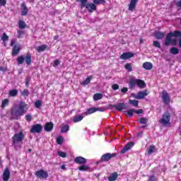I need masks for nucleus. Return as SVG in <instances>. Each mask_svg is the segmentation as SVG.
<instances>
[{
	"label": "nucleus",
	"instance_id": "obj_4",
	"mask_svg": "<svg viewBox=\"0 0 181 181\" xmlns=\"http://www.w3.org/2000/svg\"><path fill=\"white\" fill-rule=\"evenodd\" d=\"M76 2L81 3V8H86L89 13H93L97 11V6L94 3H87L88 0H76Z\"/></svg>",
	"mask_w": 181,
	"mask_h": 181
},
{
	"label": "nucleus",
	"instance_id": "obj_52",
	"mask_svg": "<svg viewBox=\"0 0 181 181\" xmlns=\"http://www.w3.org/2000/svg\"><path fill=\"white\" fill-rule=\"evenodd\" d=\"M25 119L28 121V122H30L32 121V115H27L25 116Z\"/></svg>",
	"mask_w": 181,
	"mask_h": 181
},
{
	"label": "nucleus",
	"instance_id": "obj_26",
	"mask_svg": "<svg viewBox=\"0 0 181 181\" xmlns=\"http://www.w3.org/2000/svg\"><path fill=\"white\" fill-rule=\"evenodd\" d=\"M156 151V147L155 146H150L149 148L147 149V155L149 156L150 155H152L153 152Z\"/></svg>",
	"mask_w": 181,
	"mask_h": 181
},
{
	"label": "nucleus",
	"instance_id": "obj_8",
	"mask_svg": "<svg viewBox=\"0 0 181 181\" xmlns=\"http://www.w3.org/2000/svg\"><path fill=\"white\" fill-rule=\"evenodd\" d=\"M35 175L38 177V179H47V177H49V173H47V171L42 169L37 170Z\"/></svg>",
	"mask_w": 181,
	"mask_h": 181
},
{
	"label": "nucleus",
	"instance_id": "obj_29",
	"mask_svg": "<svg viewBox=\"0 0 181 181\" xmlns=\"http://www.w3.org/2000/svg\"><path fill=\"white\" fill-rule=\"evenodd\" d=\"M69 129H70V127L69 125L66 124L61 128V133L66 134V132H69Z\"/></svg>",
	"mask_w": 181,
	"mask_h": 181
},
{
	"label": "nucleus",
	"instance_id": "obj_27",
	"mask_svg": "<svg viewBox=\"0 0 181 181\" xmlns=\"http://www.w3.org/2000/svg\"><path fill=\"white\" fill-rule=\"evenodd\" d=\"M94 112H97V107H90L87 109L86 114V115H90V114H94Z\"/></svg>",
	"mask_w": 181,
	"mask_h": 181
},
{
	"label": "nucleus",
	"instance_id": "obj_2",
	"mask_svg": "<svg viewBox=\"0 0 181 181\" xmlns=\"http://www.w3.org/2000/svg\"><path fill=\"white\" fill-rule=\"evenodd\" d=\"M181 37V31L175 30L173 33H168L167 34L164 45L168 47L170 45L176 46L177 45V40L172 39V37Z\"/></svg>",
	"mask_w": 181,
	"mask_h": 181
},
{
	"label": "nucleus",
	"instance_id": "obj_10",
	"mask_svg": "<svg viewBox=\"0 0 181 181\" xmlns=\"http://www.w3.org/2000/svg\"><path fill=\"white\" fill-rule=\"evenodd\" d=\"M43 129V126L40 124H35L32 126L30 132L31 134H40Z\"/></svg>",
	"mask_w": 181,
	"mask_h": 181
},
{
	"label": "nucleus",
	"instance_id": "obj_15",
	"mask_svg": "<svg viewBox=\"0 0 181 181\" xmlns=\"http://www.w3.org/2000/svg\"><path fill=\"white\" fill-rule=\"evenodd\" d=\"M146 95H148V90H144L143 91L138 92L137 95L135 96V98L136 100H142V99L145 98V97H146Z\"/></svg>",
	"mask_w": 181,
	"mask_h": 181
},
{
	"label": "nucleus",
	"instance_id": "obj_1",
	"mask_svg": "<svg viewBox=\"0 0 181 181\" xmlns=\"http://www.w3.org/2000/svg\"><path fill=\"white\" fill-rule=\"evenodd\" d=\"M26 111H28V104L26 103L21 101L20 102L18 108L16 110H11V115L13 117L14 119H19L22 115H23Z\"/></svg>",
	"mask_w": 181,
	"mask_h": 181
},
{
	"label": "nucleus",
	"instance_id": "obj_39",
	"mask_svg": "<svg viewBox=\"0 0 181 181\" xmlns=\"http://www.w3.org/2000/svg\"><path fill=\"white\" fill-rule=\"evenodd\" d=\"M29 94V90L28 89H25L21 93V95H22L23 97H28Z\"/></svg>",
	"mask_w": 181,
	"mask_h": 181
},
{
	"label": "nucleus",
	"instance_id": "obj_54",
	"mask_svg": "<svg viewBox=\"0 0 181 181\" xmlns=\"http://www.w3.org/2000/svg\"><path fill=\"white\" fill-rule=\"evenodd\" d=\"M6 5V0H0V6H5Z\"/></svg>",
	"mask_w": 181,
	"mask_h": 181
},
{
	"label": "nucleus",
	"instance_id": "obj_62",
	"mask_svg": "<svg viewBox=\"0 0 181 181\" xmlns=\"http://www.w3.org/2000/svg\"><path fill=\"white\" fill-rule=\"evenodd\" d=\"M54 40H57L59 39V35H56L54 37Z\"/></svg>",
	"mask_w": 181,
	"mask_h": 181
},
{
	"label": "nucleus",
	"instance_id": "obj_49",
	"mask_svg": "<svg viewBox=\"0 0 181 181\" xmlns=\"http://www.w3.org/2000/svg\"><path fill=\"white\" fill-rule=\"evenodd\" d=\"M112 90H114V91H117V90L119 89V85H118V84H113L112 86Z\"/></svg>",
	"mask_w": 181,
	"mask_h": 181
},
{
	"label": "nucleus",
	"instance_id": "obj_38",
	"mask_svg": "<svg viewBox=\"0 0 181 181\" xmlns=\"http://www.w3.org/2000/svg\"><path fill=\"white\" fill-rule=\"evenodd\" d=\"M93 2L95 5H101L105 4V0H93Z\"/></svg>",
	"mask_w": 181,
	"mask_h": 181
},
{
	"label": "nucleus",
	"instance_id": "obj_12",
	"mask_svg": "<svg viewBox=\"0 0 181 181\" xmlns=\"http://www.w3.org/2000/svg\"><path fill=\"white\" fill-rule=\"evenodd\" d=\"M109 107L115 108L117 111H122V110H127V104L124 103H117V105H110Z\"/></svg>",
	"mask_w": 181,
	"mask_h": 181
},
{
	"label": "nucleus",
	"instance_id": "obj_22",
	"mask_svg": "<svg viewBox=\"0 0 181 181\" xmlns=\"http://www.w3.org/2000/svg\"><path fill=\"white\" fill-rule=\"evenodd\" d=\"M143 67L146 70H152L153 69V64L151 62H145L143 64Z\"/></svg>",
	"mask_w": 181,
	"mask_h": 181
},
{
	"label": "nucleus",
	"instance_id": "obj_64",
	"mask_svg": "<svg viewBox=\"0 0 181 181\" xmlns=\"http://www.w3.org/2000/svg\"><path fill=\"white\" fill-rule=\"evenodd\" d=\"M142 134H143L142 132L138 133V134H137V136H141Z\"/></svg>",
	"mask_w": 181,
	"mask_h": 181
},
{
	"label": "nucleus",
	"instance_id": "obj_32",
	"mask_svg": "<svg viewBox=\"0 0 181 181\" xmlns=\"http://www.w3.org/2000/svg\"><path fill=\"white\" fill-rule=\"evenodd\" d=\"M78 170H81V172H85L90 170V167L88 165H82L81 167H79Z\"/></svg>",
	"mask_w": 181,
	"mask_h": 181
},
{
	"label": "nucleus",
	"instance_id": "obj_47",
	"mask_svg": "<svg viewBox=\"0 0 181 181\" xmlns=\"http://www.w3.org/2000/svg\"><path fill=\"white\" fill-rule=\"evenodd\" d=\"M153 45L154 47H157L158 49H160V42L159 41H153Z\"/></svg>",
	"mask_w": 181,
	"mask_h": 181
},
{
	"label": "nucleus",
	"instance_id": "obj_50",
	"mask_svg": "<svg viewBox=\"0 0 181 181\" xmlns=\"http://www.w3.org/2000/svg\"><path fill=\"white\" fill-rule=\"evenodd\" d=\"M148 181H156V177H155V174L148 177Z\"/></svg>",
	"mask_w": 181,
	"mask_h": 181
},
{
	"label": "nucleus",
	"instance_id": "obj_58",
	"mask_svg": "<svg viewBox=\"0 0 181 181\" xmlns=\"http://www.w3.org/2000/svg\"><path fill=\"white\" fill-rule=\"evenodd\" d=\"M15 43H16V39H13L12 40H11V46H12V47H14L15 46Z\"/></svg>",
	"mask_w": 181,
	"mask_h": 181
},
{
	"label": "nucleus",
	"instance_id": "obj_44",
	"mask_svg": "<svg viewBox=\"0 0 181 181\" xmlns=\"http://www.w3.org/2000/svg\"><path fill=\"white\" fill-rule=\"evenodd\" d=\"M124 67L128 71H132V65L131 64H126Z\"/></svg>",
	"mask_w": 181,
	"mask_h": 181
},
{
	"label": "nucleus",
	"instance_id": "obj_13",
	"mask_svg": "<svg viewBox=\"0 0 181 181\" xmlns=\"http://www.w3.org/2000/svg\"><path fill=\"white\" fill-rule=\"evenodd\" d=\"M9 179H11V171H9V168H6L3 172L2 180L3 181H9Z\"/></svg>",
	"mask_w": 181,
	"mask_h": 181
},
{
	"label": "nucleus",
	"instance_id": "obj_63",
	"mask_svg": "<svg viewBox=\"0 0 181 181\" xmlns=\"http://www.w3.org/2000/svg\"><path fill=\"white\" fill-rule=\"evenodd\" d=\"M146 127H148V124L141 126V128L142 129H144V128H146Z\"/></svg>",
	"mask_w": 181,
	"mask_h": 181
},
{
	"label": "nucleus",
	"instance_id": "obj_46",
	"mask_svg": "<svg viewBox=\"0 0 181 181\" xmlns=\"http://www.w3.org/2000/svg\"><path fill=\"white\" fill-rule=\"evenodd\" d=\"M35 106L36 108H40L42 107V100H37L35 103Z\"/></svg>",
	"mask_w": 181,
	"mask_h": 181
},
{
	"label": "nucleus",
	"instance_id": "obj_51",
	"mask_svg": "<svg viewBox=\"0 0 181 181\" xmlns=\"http://www.w3.org/2000/svg\"><path fill=\"white\" fill-rule=\"evenodd\" d=\"M29 83H30V77L28 76L25 78V86L29 87Z\"/></svg>",
	"mask_w": 181,
	"mask_h": 181
},
{
	"label": "nucleus",
	"instance_id": "obj_6",
	"mask_svg": "<svg viewBox=\"0 0 181 181\" xmlns=\"http://www.w3.org/2000/svg\"><path fill=\"white\" fill-rule=\"evenodd\" d=\"M16 60L18 64H23V63L25 62L27 66H30L32 63V54L30 52H28L26 56L21 55L18 57Z\"/></svg>",
	"mask_w": 181,
	"mask_h": 181
},
{
	"label": "nucleus",
	"instance_id": "obj_16",
	"mask_svg": "<svg viewBox=\"0 0 181 181\" xmlns=\"http://www.w3.org/2000/svg\"><path fill=\"white\" fill-rule=\"evenodd\" d=\"M74 162L78 165H86L87 163V159L82 156H78L75 158Z\"/></svg>",
	"mask_w": 181,
	"mask_h": 181
},
{
	"label": "nucleus",
	"instance_id": "obj_35",
	"mask_svg": "<svg viewBox=\"0 0 181 181\" xmlns=\"http://www.w3.org/2000/svg\"><path fill=\"white\" fill-rule=\"evenodd\" d=\"M83 117L82 115H78L75 116L73 119L74 122H80V121H82Z\"/></svg>",
	"mask_w": 181,
	"mask_h": 181
},
{
	"label": "nucleus",
	"instance_id": "obj_14",
	"mask_svg": "<svg viewBox=\"0 0 181 181\" xmlns=\"http://www.w3.org/2000/svg\"><path fill=\"white\" fill-rule=\"evenodd\" d=\"M134 54L131 52H124L121 56V60H128V59H131V57H134Z\"/></svg>",
	"mask_w": 181,
	"mask_h": 181
},
{
	"label": "nucleus",
	"instance_id": "obj_24",
	"mask_svg": "<svg viewBox=\"0 0 181 181\" xmlns=\"http://www.w3.org/2000/svg\"><path fill=\"white\" fill-rule=\"evenodd\" d=\"M46 49H47V45H42L35 47V49L37 50V52H38V53L45 52V50H46Z\"/></svg>",
	"mask_w": 181,
	"mask_h": 181
},
{
	"label": "nucleus",
	"instance_id": "obj_5",
	"mask_svg": "<svg viewBox=\"0 0 181 181\" xmlns=\"http://www.w3.org/2000/svg\"><path fill=\"white\" fill-rule=\"evenodd\" d=\"M135 86H137L139 88H145V87H146V83L144 80L132 78L129 81V88L132 90L135 88Z\"/></svg>",
	"mask_w": 181,
	"mask_h": 181
},
{
	"label": "nucleus",
	"instance_id": "obj_17",
	"mask_svg": "<svg viewBox=\"0 0 181 181\" xmlns=\"http://www.w3.org/2000/svg\"><path fill=\"white\" fill-rule=\"evenodd\" d=\"M134 145H135L134 142H129L128 143L122 150H121V153H125L131 149V148H133Z\"/></svg>",
	"mask_w": 181,
	"mask_h": 181
},
{
	"label": "nucleus",
	"instance_id": "obj_37",
	"mask_svg": "<svg viewBox=\"0 0 181 181\" xmlns=\"http://www.w3.org/2000/svg\"><path fill=\"white\" fill-rule=\"evenodd\" d=\"M9 104V99H4L1 103V108H5Z\"/></svg>",
	"mask_w": 181,
	"mask_h": 181
},
{
	"label": "nucleus",
	"instance_id": "obj_40",
	"mask_svg": "<svg viewBox=\"0 0 181 181\" xmlns=\"http://www.w3.org/2000/svg\"><path fill=\"white\" fill-rule=\"evenodd\" d=\"M139 122H140V124H148V118H146V117H141L139 119Z\"/></svg>",
	"mask_w": 181,
	"mask_h": 181
},
{
	"label": "nucleus",
	"instance_id": "obj_41",
	"mask_svg": "<svg viewBox=\"0 0 181 181\" xmlns=\"http://www.w3.org/2000/svg\"><path fill=\"white\" fill-rule=\"evenodd\" d=\"M129 104H132L134 107H138V103L139 101L136 100H129Z\"/></svg>",
	"mask_w": 181,
	"mask_h": 181
},
{
	"label": "nucleus",
	"instance_id": "obj_60",
	"mask_svg": "<svg viewBox=\"0 0 181 181\" xmlns=\"http://www.w3.org/2000/svg\"><path fill=\"white\" fill-rule=\"evenodd\" d=\"M0 71H6V67L0 66Z\"/></svg>",
	"mask_w": 181,
	"mask_h": 181
},
{
	"label": "nucleus",
	"instance_id": "obj_53",
	"mask_svg": "<svg viewBox=\"0 0 181 181\" xmlns=\"http://www.w3.org/2000/svg\"><path fill=\"white\" fill-rule=\"evenodd\" d=\"M135 114H144V110L139 109V110H135L134 109Z\"/></svg>",
	"mask_w": 181,
	"mask_h": 181
},
{
	"label": "nucleus",
	"instance_id": "obj_42",
	"mask_svg": "<svg viewBox=\"0 0 181 181\" xmlns=\"http://www.w3.org/2000/svg\"><path fill=\"white\" fill-rule=\"evenodd\" d=\"M8 39L9 36H8L6 33H4L1 37V40H3V42H6L8 40Z\"/></svg>",
	"mask_w": 181,
	"mask_h": 181
},
{
	"label": "nucleus",
	"instance_id": "obj_28",
	"mask_svg": "<svg viewBox=\"0 0 181 181\" xmlns=\"http://www.w3.org/2000/svg\"><path fill=\"white\" fill-rule=\"evenodd\" d=\"M91 80H93V76H88L85 81H83L81 84L82 86H87V84H90Z\"/></svg>",
	"mask_w": 181,
	"mask_h": 181
},
{
	"label": "nucleus",
	"instance_id": "obj_7",
	"mask_svg": "<svg viewBox=\"0 0 181 181\" xmlns=\"http://www.w3.org/2000/svg\"><path fill=\"white\" fill-rule=\"evenodd\" d=\"M170 122V113L169 112H165L162 118L159 120V123L162 125H168Z\"/></svg>",
	"mask_w": 181,
	"mask_h": 181
},
{
	"label": "nucleus",
	"instance_id": "obj_31",
	"mask_svg": "<svg viewBox=\"0 0 181 181\" xmlns=\"http://www.w3.org/2000/svg\"><path fill=\"white\" fill-rule=\"evenodd\" d=\"M8 95L10 97H16L18 95V90L13 89L9 91Z\"/></svg>",
	"mask_w": 181,
	"mask_h": 181
},
{
	"label": "nucleus",
	"instance_id": "obj_57",
	"mask_svg": "<svg viewBox=\"0 0 181 181\" xmlns=\"http://www.w3.org/2000/svg\"><path fill=\"white\" fill-rule=\"evenodd\" d=\"M59 64H60V61H59V59H56L54 62V67H56V66H59Z\"/></svg>",
	"mask_w": 181,
	"mask_h": 181
},
{
	"label": "nucleus",
	"instance_id": "obj_48",
	"mask_svg": "<svg viewBox=\"0 0 181 181\" xmlns=\"http://www.w3.org/2000/svg\"><path fill=\"white\" fill-rule=\"evenodd\" d=\"M25 35V31L23 30H18V39H21L23 37V35Z\"/></svg>",
	"mask_w": 181,
	"mask_h": 181
},
{
	"label": "nucleus",
	"instance_id": "obj_33",
	"mask_svg": "<svg viewBox=\"0 0 181 181\" xmlns=\"http://www.w3.org/2000/svg\"><path fill=\"white\" fill-rule=\"evenodd\" d=\"M18 26H19V29H25L26 28V23L21 20L18 22Z\"/></svg>",
	"mask_w": 181,
	"mask_h": 181
},
{
	"label": "nucleus",
	"instance_id": "obj_30",
	"mask_svg": "<svg viewBox=\"0 0 181 181\" xmlns=\"http://www.w3.org/2000/svg\"><path fill=\"white\" fill-rule=\"evenodd\" d=\"M171 54H179V49L177 47H173L170 49Z\"/></svg>",
	"mask_w": 181,
	"mask_h": 181
},
{
	"label": "nucleus",
	"instance_id": "obj_3",
	"mask_svg": "<svg viewBox=\"0 0 181 181\" xmlns=\"http://www.w3.org/2000/svg\"><path fill=\"white\" fill-rule=\"evenodd\" d=\"M23 138H25V134L22 132L13 135L12 137V146H13L15 151H19L22 148L21 142L23 141Z\"/></svg>",
	"mask_w": 181,
	"mask_h": 181
},
{
	"label": "nucleus",
	"instance_id": "obj_36",
	"mask_svg": "<svg viewBox=\"0 0 181 181\" xmlns=\"http://www.w3.org/2000/svg\"><path fill=\"white\" fill-rule=\"evenodd\" d=\"M63 142H64V138H63V136H59L57 138V144H58V145H62Z\"/></svg>",
	"mask_w": 181,
	"mask_h": 181
},
{
	"label": "nucleus",
	"instance_id": "obj_59",
	"mask_svg": "<svg viewBox=\"0 0 181 181\" xmlns=\"http://www.w3.org/2000/svg\"><path fill=\"white\" fill-rule=\"evenodd\" d=\"M177 8H181V0H179L176 4H175Z\"/></svg>",
	"mask_w": 181,
	"mask_h": 181
},
{
	"label": "nucleus",
	"instance_id": "obj_11",
	"mask_svg": "<svg viewBox=\"0 0 181 181\" xmlns=\"http://www.w3.org/2000/svg\"><path fill=\"white\" fill-rule=\"evenodd\" d=\"M117 156V153H107L105 154H103L100 158V162H108L110 159H112V158H115Z\"/></svg>",
	"mask_w": 181,
	"mask_h": 181
},
{
	"label": "nucleus",
	"instance_id": "obj_56",
	"mask_svg": "<svg viewBox=\"0 0 181 181\" xmlns=\"http://www.w3.org/2000/svg\"><path fill=\"white\" fill-rule=\"evenodd\" d=\"M96 111H100V112H104L105 111V107H96Z\"/></svg>",
	"mask_w": 181,
	"mask_h": 181
},
{
	"label": "nucleus",
	"instance_id": "obj_55",
	"mask_svg": "<svg viewBox=\"0 0 181 181\" xmlns=\"http://www.w3.org/2000/svg\"><path fill=\"white\" fill-rule=\"evenodd\" d=\"M121 93H123L124 94H127V93H128V88L124 87V88H122Z\"/></svg>",
	"mask_w": 181,
	"mask_h": 181
},
{
	"label": "nucleus",
	"instance_id": "obj_43",
	"mask_svg": "<svg viewBox=\"0 0 181 181\" xmlns=\"http://www.w3.org/2000/svg\"><path fill=\"white\" fill-rule=\"evenodd\" d=\"M134 112H135V109H130L127 111V115L131 118L133 117Z\"/></svg>",
	"mask_w": 181,
	"mask_h": 181
},
{
	"label": "nucleus",
	"instance_id": "obj_19",
	"mask_svg": "<svg viewBox=\"0 0 181 181\" xmlns=\"http://www.w3.org/2000/svg\"><path fill=\"white\" fill-rule=\"evenodd\" d=\"M53 127H54L53 122H47L44 127V129L46 132H50L53 129Z\"/></svg>",
	"mask_w": 181,
	"mask_h": 181
},
{
	"label": "nucleus",
	"instance_id": "obj_18",
	"mask_svg": "<svg viewBox=\"0 0 181 181\" xmlns=\"http://www.w3.org/2000/svg\"><path fill=\"white\" fill-rule=\"evenodd\" d=\"M28 12H29V8L26 6L25 3H23L21 4V16H26V15H28Z\"/></svg>",
	"mask_w": 181,
	"mask_h": 181
},
{
	"label": "nucleus",
	"instance_id": "obj_23",
	"mask_svg": "<svg viewBox=\"0 0 181 181\" xmlns=\"http://www.w3.org/2000/svg\"><path fill=\"white\" fill-rule=\"evenodd\" d=\"M117 179H118V173L117 172L112 173V175L107 177L109 181H115Z\"/></svg>",
	"mask_w": 181,
	"mask_h": 181
},
{
	"label": "nucleus",
	"instance_id": "obj_34",
	"mask_svg": "<svg viewBox=\"0 0 181 181\" xmlns=\"http://www.w3.org/2000/svg\"><path fill=\"white\" fill-rule=\"evenodd\" d=\"M103 98V95L101 93H95L93 95L94 101H98V100H101Z\"/></svg>",
	"mask_w": 181,
	"mask_h": 181
},
{
	"label": "nucleus",
	"instance_id": "obj_61",
	"mask_svg": "<svg viewBox=\"0 0 181 181\" xmlns=\"http://www.w3.org/2000/svg\"><path fill=\"white\" fill-rule=\"evenodd\" d=\"M61 169H62L63 170H66V165H62L61 166Z\"/></svg>",
	"mask_w": 181,
	"mask_h": 181
},
{
	"label": "nucleus",
	"instance_id": "obj_45",
	"mask_svg": "<svg viewBox=\"0 0 181 181\" xmlns=\"http://www.w3.org/2000/svg\"><path fill=\"white\" fill-rule=\"evenodd\" d=\"M58 156H60L61 158H67V153L63 151H58Z\"/></svg>",
	"mask_w": 181,
	"mask_h": 181
},
{
	"label": "nucleus",
	"instance_id": "obj_21",
	"mask_svg": "<svg viewBox=\"0 0 181 181\" xmlns=\"http://www.w3.org/2000/svg\"><path fill=\"white\" fill-rule=\"evenodd\" d=\"M156 39L162 40L165 37V33L160 31H156L154 33Z\"/></svg>",
	"mask_w": 181,
	"mask_h": 181
},
{
	"label": "nucleus",
	"instance_id": "obj_9",
	"mask_svg": "<svg viewBox=\"0 0 181 181\" xmlns=\"http://www.w3.org/2000/svg\"><path fill=\"white\" fill-rule=\"evenodd\" d=\"M161 98L165 105H169V104H170V95H169L167 90H163Z\"/></svg>",
	"mask_w": 181,
	"mask_h": 181
},
{
	"label": "nucleus",
	"instance_id": "obj_20",
	"mask_svg": "<svg viewBox=\"0 0 181 181\" xmlns=\"http://www.w3.org/2000/svg\"><path fill=\"white\" fill-rule=\"evenodd\" d=\"M139 1V0H131L130 4H129V11L132 12V11L136 8V4H138Z\"/></svg>",
	"mask_w": 181,
	"mask_h": 181
},
{
	"label": "nucleus",
	"instance_id": "obj_25",
	"mask_svg": "<svg viewBox=\"0 0 181 181\" xmlns=\"http://www.w3.org/2000/svg\"><path fill=\"white\" fill-rule=\"evenodd\" d=\"M19 52H21V47H19L18 45H14L13 48L12 56H16Z\"/></svg>",
	"mask_w": 181,
	"mask_h": 181
}]
</instances>
